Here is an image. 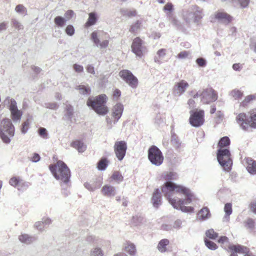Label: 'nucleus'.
I'll list each match as a JSON object with an SVG mask.
<instances>
[{"label": "nucleus", "instance_id": "obj_1", "mask_svg": "<svg viewBox=\"0 0 256 256\" xmlns=\"http://www.w3.org/2000/svg\"><path fill=\"white\" fill-rule=\"evenodd\" d=\"M162 176L166 182L162 187V192L174 208L182 212H192V207L185 206L190 204L193 200L194 196L191 190L186 186L178 185L172 182L178 179V174L170 172L164 174Z\"/></svg>", "mask_w": 256, "mask_h": 256}, {"label": "nucleus", "instance_id": "obj_2", "mask_svg": "<svg viewBox=\"0 0 256 256\" xmlns=\"http://www.w3.org/2000/svg\"><path fill=\"white\" fill-rule=\"evenodd\" d=\"M49 168L54 177L61 181L62 193L65 196H68L70 194L68 190V188L70 186L69 184L70 177V169L66 164L61 160L58 161L54 165H50Z\"/></svg>", "mask_w": 256, "mask_h": 256}, {"label": "nucleus", "instance_id": "obj_3", "mask_svg": "<svg viewBox=\"0 0 256 256\" xmlns=\"http://www.w3.org/2000/svg\"><path fill=\"white\" fill-rule=\"evenodd\" d=\"M107 100V96L102 94L94 98H89L86 104L98 114L104 116L108 112V108L106 106Z\"/></svg>", "mask_w": 256, "mask_h": 256}, {"label": "nucleus", "instance_id": "obj_4", "mask_svg": "<svg viewBox=\"0 0 256 256\" xmlns=\"http://www.w3.org/2000/svg\"><path fill=\"white\" fill-rule=\"evenodd\" d=\"M15 134V128L8 118H0V138L3 142L9 144Z\"/></svg>", "mask_w": 256, "mask_h": 256}, {"label": "nucleus", "instance_id": "obj_5", "mask_svg": "<svg viewBox=\"0 0 256 256\" xmlns=\"http://www.w3.org/2000/svg\"><path fill=\"white\" fill-rule=\"evenodd\" d=\"M190 95L194 98H200V102L203 104H208L215 102L218 98L217 93L211 88L199 90L196 92L192 91Z\"/></svg>", "mask_w": 256, "mask_h": 256}, {"label": "nucleus", "instance_id": "obj_6", "mask_svg": "<svg viewBox=\"0 0 256 256\" xmlns=\"http://www.w3.org/2000/svg\"><path fill=\"white\" fill-rule=\"evenodd\" d=\"M183 17L187 24L193 22L198 24L203 17L202 9L196 5H192L184 12Z\"/></svg>", "mask_w": 256, "mask_h": 256}, {"label": "nucleus", "instance_id": "obj_7", "mask_svg": "<svg viewBox=\"0 0 256 256\" xmlns=\"http://www.w3.org/2000/svg\"><path fill=\"white\" fill-rule=\"evenodd\" d=\"M236 120L244 130H247L249 127L256 128V110L250 112L249 118L244 113L239 114Z\"/></svg>", "mask_w": 256, "mask_h": 256}, {"label": "nucleus", "instance_id": "obj_8", "mask_svg": "<svg viewBox=\"0 0 256 256\" xmlns=\"http://www.w3.org/2000/svg\"><path fill=\"white\" fill-rule=\"evenodd\" d=\"M217 159L223 168L226 171L230 170L232 164L230 150L226 148H220L217 152Z\"/></svg>", "mask_w": 256, "mask_h": 256}, {"label": "nucleus", "instance_id": "obj_9", "mask_svg": "<svg viewBox=\"0 0 256 256\" xmlns=\"http://www.w3.org/2000/svg\"><path fill=\"white\" fill-rule=\"evenodd\" d=\"M148 158L150 162L156 166H160L164 159L161 150L155 146H152L149 148Z\"/></svg>", "mask_w": 256, "mask_h": 256}, {"label": "nucleus", "instance_id": "obj_10", "mask_svg": "<svg viewBox=\"0 0 256 256\" xmlns=\"http://www.w3.org/2000/svg\"><path fill=\"white\" fill-rule=\"evenodd\" d=\"M124 111V106L120 103L115 104L112 109V118L108 116L106 118V122L108 125L112 128V124H116L121 118Z\"/></svg>", "mask_w": 256, "mask_h": 256}, {"label": "nucleus", "instance_id": "obj_11", "mask_svg": "<svg viewBox=\"0 0 256 256\" xmlns=\"http://www.w3.org/2000/svg\"><path fill=\"white\" fill-rule=\"evenodd\" d=\"M210 22H217L224 25H228L233 20V17L222 10L216 12L210 17Z\"/></svg>", "mask_w": 256, "mask_h": 256}, {"label": "nucleus", "instance_id": "obj_12", "mask_svg": "<svg viewBox=\"0 0 256 256\" xmlns=\"http://www.w3.org/2000/svg\"><path fill=\"white\" fill-rule=\"evenodd\" d=\"M190 123L194 127H199L203 124L204 122V111L203 110L190 112Z\"/></svg>", "mask_w": 256, "mask_h": 256}, {"label": "nucleus", "instance_id": "obj_13", "mask_svg": "<svg viewBox=\"0 0 256 256\" xmlns=\"http://www.w3.org/2000/svg\"><path fill=\"white\" fill-rule=\"evenodd\" d=\"M120 78L127 83L130 86L133 88L137 87L138 84V78L128 70H124L119 73Z\"/></svg>", "mask_w": 256, "mask_h": 256}, {"label": "nucleus", "instance_id": "obj_14", "mask_svg": "<svg viewBox=\"0 0 256 256\" xmlns=\"http://www.w3.org/2000/svg\"><path fill=\"white\" fill-rule=\"evenodd\" d=\"M127 150L126 142L124 140L116 141L114 146V150L116 157L121 161L126 156Z\"/></svg>", "mask_w": 256, "mask_h": 256}, {"label": "nucleus", "instance_id": "obj_15", "mask_svg": "<svg viewBox=\"0 0 256 256\" xmlns=\"http://www.w3.org/2000/svg\"><path fill=\"white\" fill-rule=\"evenodd\" d=\"M132 50V52L140 58L146 52V48L143 45L142 40L139 38H136L134 40Z\"/></svg>", "mask_w": 256, "mask_h": 256}, {"label": "nucleus", "instance_id": "obj_16", "mask_svg": "<svg viewBox=\"0 0 256 256\" xmlns=\"http://www.w3.org/2000/svg\"><path fill=\"white\" fill-rule=\"evenodd\" d=\"M189 86L188 82L185 80H180L175 84L174 87V92L176 96H180L184 94Z\"/></svg>", "mask_w": 256, "mask_h": 256}, {"label": "nucleus", "instance_id": "obj_17", "mask_svg": "<svg viewBox=\"0 0 256 256\" xmlns=\"http://www.w3.org/2000/svg\"><path fill=\"white\" fill-rule=\"evenodd\" d=\"M228 248L232 252L230 256H238V253L244 254V253L249 252V249L248 248L240 244L230 245Z\"/></svg>", "mask_w": 256, "mask_h": 256}, {"label": "nucleus", "instance_id": "obj_18", "mask_svg": "<svg viewBox=\"0 0 256 256\" xmlns=\"http://www.w3.org/2000/svg\"><path fill=\"white\" fill-rule=\"evenodd\" d=\"M91 39L96 46L100 48H105L108 47V45L109 42L108 40H104L102 42H100L96 32H94L92 33Z\"/></svg>", "mask_w": 256, "mask_h": 256}, {"label": "nucleus", "instance_id": "obj_19", "mask_svg": "<svg viewBox=\"0 0 256 256\" xmlns=\"http://www.w3.org/2000/svg\"><path fill=\"white\" fill-rule=\"evenodd\" d=\"M101 192L105 196L114 197L116 194V188L112 186L105 184L102 188Z\"/></svg>", "mask_w": 256, "mask_h": 256}, {"label": "nucleus", "instance_id": "obj_20", "mask_svg": "<svg viewBox=\"0 0 256 256\" xmlns=\"http://www.w3.org/2000/svg\"><path fill=\"white\" fill-rule=\"evenodd\" d=\"M246 170L251 174H256V161L250 158H246Z\"/></svg>", "mask_w": 256, "mask_h": 256}, {"label": "nucleus", "instance_id": "obj_21", "mask_svg": "<svg viewBox=\"0 0 256 256\" xmlns=\"http://www.w3.org/2000/svg\"><path fill=\"white\" fill-rule=\"evenodd\" d=\"M152 202L153 206L156 208L161 204V194L158 189H156L154 192Z\"/></svg>", "mask_w": 256, "mask_h": 256}, {"label": "nucleus", "instance_id": "obj_22", "mask_svg": "<svg viewBox=\"0 0 256 256\" xmlns=\"http://www.w3.org/2000/svg\"><path fill=\"white\" fill-rule=\"evenodd\" d=\"M170 244V241L168 240L166 238H164L161 240L158 246H157V249L158 250L164 253L168 251V246Z\"/></svg>", "mask_w": 256, "mask_h": 256}, {"label": "nucleus", "instance_id": "obj_23", "mask_svg": "<svg viewBox=\"0 0 256 256\" xmlns=\"http://www.w3.org/2000/svg\"><path fill=\"white\" fill-rule=\"evenodd\" d=\"M101 183L98 180L86 182L84 184V187L88 190L93 192L100 187Z\"/></svg>", "mask_w": 256, "mask_h": 256}, {"label": "nucleus", "instance_id": "obj_24", "mask_svg": "<svg viewBox=\"0 0 256 256\" xmlns=\"http://www.w3.org/2000/svg\"><path fill=\"white\" fill-rule=\"evenodd\" d=\"M18 239L21 242L26 244H30L36 240L34 237L30 236L27 234H22L20 235Z\"/></svg>", "mask_w": 256, "mask_h": 256}, {"label": "nucleus", "instance_id": "obj_25", "mask_svg": "<svg viewBox=\"0 0 256 256\" xmlns=\"http://www.w3.org/2000/svg\"><path fill=\"white\" fill-rule=\"evenodd\" d=\"M71 146L78 150L79 152H83L86 148V145L80 140L73 142L71 144Z\"/></svg>", "mask_w": 256, "mask_h": 256}, {"label": "nucleus", "instance_id": "obj_26", "mask_svg": "<svg viewBox=\"0 0 256 256\" xmlns=\"http://www.w3.org/2000/svg\"><path fill=\"white\" fill-rule=\"evenodd\" d=\"M11 118L14 122H20L22 115V112L18 109L10 111Z\"/></svg>", "mask_w": 256, "mask_h": 256}, {"label": "nucleus", "instance_id": "obj_27", "mask_svg": "<svg viewBox=\"0 0 256 256\" xmlns=\"http://www.w3.org/2000/svg\"><path fill=\"white\" fill-rule=\"evenodd\" d=\"M210 214L209 210L207 208H202L198 214L199 219L202 220H206L210 218Z\"/></svg>", "mask_w": 256, "mask_h": 256}, {"label": "nucleus", "instance_id": "obj_28", "mask_svg": "<svg viewBox=\"0 0 256 256\" xmlns=\"http://www.w3.org/2000/svg\"><path fill=\"white\" fill-rule=\"evenodd\" d=\"M98 20L97 15L96 12H90L88 14V18L86 23V26H90L94 25Z\"/></svg>", "mask_w": 256, "mask_h": 256}, {"label": "nucleus", "instance_id": "obj_29", "mask_svg": "<svg viewBox=\"0 0 256 256\" xmlns=\"http://www.w3.org/2000/svg\"><path fill=\"white\" fill-rule=\"evenodd\" d=\"M124 250L128 252L130 255H134L136 252V246L130 242H126L125 244Z\"/></svg>", "mask_w": 256, "mask_h": 256}, {"label": "nucleus", "instance_id": "obj_30", "mask_svg": "<svg viewBox=\"0 0 256 256\" xmlns=\"http://www.w3.org/2000/svg\"><path fill=\"white\" fill-rule=\"evenodd\" d=\"M108 160L106 158H102L98 162L97 168L99 170H104L108 166Z\"/></svg>", "mask_w": 256, "mask_h": 256}, {"label": "nucleus", "instance_id": "obj_31", "mask_svg": "<svg viewBox=\"0 0 256 256\" xmlns=\"http://www.w3.org/2000/svg\"><path fill=\"white\" fill-rule=\"evenodd\" d=\"M104 255L103 250L98 246H94L90 252V256H104Z\"/></svg>", "mask_w": 256, "mask_h": 256}, {"label": "nucleus", "instance_id": "obj_32", "mask_svg": "<svg viewBox=\"0 0 256 256\" xmlns=\"http://www.w3.org/2000/svg\"><path fill=\"white\" fill-rule=\"evenodd\" d=\"M76 90H79L80 94L88 96L90 94L91 90L88 86L80 85L77 86Z\"/></svg>", "mask_w": 256, "mask_h": 256}, {"label": "nucleus", "instance_id": "obj_33", "mask_svg": "<svg viewBox=\"0 0 256 256\" xmlns=\"http://www.w3.org/2000/svg\"><path fill=\"white\" fill-rule=\"evenodd\" d=\"M121 14L124 16L132 17L134 16L136 14V10H129L125 8H122L120 10Z\"/></svg>", "mask_w": 256, "mask_h": 256}, {"label": "nucleus", "instance_id": "obj_34", "mask_svg": "<svg viewBox=\"0 0 256 256\" xmlns=\"http://www.w3.org/2000/svg\"><path fill=\"white\" fill-rule=\"evenodd\" d=\"M32 116H28L26 120L22 123V127L21 128V132L23 134H26L29 128V126L30 122L32 120Z\"/></svg>", "mask_w": 256, "mask_h": 256}, {"label": "nucleus", "instance_id": "obj_35", "mask_svg": "<svg viewBox=\"0 0 256 256\" xmlns=\"http://www.w3.org/2000/svg\"><path fill=\"white\" fill-rule=\"evenodd\" d=\"M110 178L117 184H120L123 180L124 177L120 172L114 171L112 175Z\"/></svg>", "mask_w": 256, "mask_h": 256}, {"label": "nucleus", "instance_id": "obj_36", "mask_svg": "<svg viewBox=\"0 0 256 256\" xmlns=\"http://www.w3.org/2000/svg\"><path fill=\"white\" fill-rule=\"evenodd\" d=\"M66 22L64 18L60 16H57L54 19V22L58 27L62 28L64 26Z\"/></svg>", "mask_w": 256, "mask_h": 256}, {"label": "nucleus", "instance_id": "obj_37", "mask_svg": "<svg viewBox=\"0 0 256 256\" xmlns=\"http://www.w3.org/2000/svg\"><path fill=\"white\" fill-rule=\"evenodd\" d=\"M142 24L141 20H137L136 22L132 24L130 28L129 31L132 32L135 34L140 30Z\"/></svg>", "mask_w": 256, "mask_h": 256}, {"label": "nucleus", "instance_id": "obj_38", "mask_svg": "<svg viewBox=\"0 0 256 256\" xmlns=\"http://www.w3.org/2000/svg\"><path fill=\"white\" fill-rule=\"evenodd\" d=\"M230 144V140L228 136H224L220 138L218 142L220 148H222L224 147L229 146Z\"/></svg>", "mask_w": 256, "mask_h": 256}, {"label": "nucleus", "instance_id": "obj_39", "mask_svg": "<svg viewBox=\"0 0 256 256\" xmlns=\"http://www.w3.org/2000/svg\"><path fill=\"white\" fill-rule=\"evenodd\" d=\"M230 95L234 100H238L242 97L243 93L239 90L234 89L230 92Z\"/></svg>", "mask_w": 256, "mask_h": 256}, {"label": "nucleus", "instance_id": "obj_40", "mask_svg": "<svg viewBox=\"0 0 256 256\" xmlns=\"http://www.w3.org/2000/svg\"><path fill=\"white\" fill-rule=\"evenodd\" d=\"M171 142L172 144L176 148H180L181 146V142L177 136L175 134L172 135Z\"/></svg>", "mask_w": 256, "mask_h": 256}, {"label": "nucleus", "instance_id": "obj_41", "mask_svg": "<svg viewBox=\"0 0 256 256\" xmlns=\"http://www.w3.org/2000/svg\"><path fill=\"white\" fill-rule=\"evenodd\" d=\"M224 211L226 213L224 218L228 220V216L232 212V205L230 203H227L225 204L224 208Z\"/></svg>", "mask_w": 256, "mask_h": 256}, {"label": "nucleus", "instance_id": "obj_42", "mask_svg": "<svg viewBox=\"0 0 256 256\" xmlns=\"http://www.w3.org/2000/svg\"><path fill=\"white\" fill-rule=\"evenodd\" d=\"M15 10L17 13L22 15H26L27 14L26 8L22 4H18L15 8Z\"/></svg>", "mask_w": 256, "mask_h": 256}, {"label": "nucleus", "instance_id": "obj_43", "mask_svg": "<svg viewBox=\"0 0 256 256\" xmlns=\"http://www.w3.org/2000/svg\"><path fill=\"white\" fill-rule=\"evenodd\" d=\"M86 240L89 244H98L100 242V240L98 237L92 235L87 236Z\"/></svg>", "mask_w": 256, "mask_h": 256}, {"label": "nucleus", "instance_id": "obj_44", "mask_svg": "<svg viewBox=\"0 0 256 256\" xmlns=\"http://www.w3.org/2000/svg\"><path fill=\"white\" fill-rule=\"evenodd\" d=\"M204 243L206 247L210 250H216L218 248V246L214 242L208 240L206 238H204Z\"/></svg>", "mask_w": 256, "mask_h": 256}, {"label": "nucleus", "instance_id": "obj_45", "mask_svg": "<svg viewBox=\"0 0 256 256\" xmlns=\"http://www.w3.org/2000/svg\"><path fill=\"white\" fill-rule=\"evenodd\" d=\"M206 236L212 240H215L218 236V234L213 229L208 230L206 232Z\"/></svg>", "mask_w": 256, "mask_h": 256}, {"label": "nucleus", "instance_id": "obj_46", "mask_svg": "<svg viewBox=\"0 0 256 256\" xmlns=\"http://www.w3.org/2000/svg\"><path fill=\"white\" fill-rule=\"evenodd\" d=\"M66 116H68V119H71L74 112V108L70 104H66Z\"/></svg>", "mask_w": 256, "mask_h": 256}, {"label": "nucleus", "instance_id": "obj_47", "mask_svg": "<svg viewBox=\"0 0 256 256\" xmlns=\"http://www.w3.org/2000/svg\"><path fill=\"white\" fill-rule=\"evenodd\" d=\"M218 242L222 244V246H229L228 238L226 236H220L218 240Z\"/></svg>", "mask_w": 256, "mask_h": 256}, {"label": "nucleus", "instance_id": "obj_48", "mask_svg": "<svg viewBox=\"0 0 256 256\" xmlns=\"http://www.w3.org/2000/svg\"><path fill=\"white\" fill-rule=\"evenodd\" d=\"M143 218L138 216H134L132 219L131 222L134 226H138L142 221Z\"/></svg>", "mask_w": 256, "mask_h": 256}, {"label": "nucleus", "instance_id": "obj_49", "mask_svg": "<svg viewBox=\"0 0 256 256\" xmlns=\"http://www.w3.org/2000/svg\"><path fill=\"white\" fill-rule=\"evenodd\" d=\"M9 184L14 187H18L20 186V184H21V180H18L16 177H12L10 180Z\"/></svg>", "mask_w": 256, "mask_h": 256}, {"label": "nucleus", "instance_id": "obj_50", "mask_svg": "<svg viewBox=\"0 0 256 256\" xmlns=\"http://www.w3.org/2000/svg\"><path fill=\"white\" fill-rule=\"evenodd\" d=\"M8 104H9L8 107H9L10 112L18 109V107H17L16 102L14 99H13V98L10 99L9 102H8Z\"/></svg>", "mask_w": 256, "mask_h": 256}, {"label": "nucleus", "instance_id": "obj_51", "mask_svg": "<svg viewBox=\"0 0 256 256\" xmlns=\"http://www.w3.org/2000/svg\"><path fill=\"white\" fill-rule=\"evenodd\" d=\"M11 23L12 26L18 30H22L24 28L21 23L16 19H12Z\"/></svg>", "mask_w": 256, "mask_h": 256}, {"label": "nucleus", "instance_id": "obj_52", "mask_svg": "<svg viewBox=\"0 0 256 256\" xmlns=\"http://www.w3.org/2000/svg\"><path fill=\"white\" fill-rule=\"evenodd\" d=\"M38 132L39 135L43 138L46 139L48 138V134L46 128H40L38 129Z\"/></svg>", "mask_w": 256, "mask_h": 256}, {"label": "nucleus", "instance_id": "obj_53", "mask_svg": "<svg viewBox=\"0 0 256 256\" xmlns=\"http://www.w3.org/2000/svg\"><path fill=\"white\" fill-rule=\"evenodd\" d=\"M196 62L199 66L202 68H204L206 65V61L203 58H198L196 60Z\"/></svg>", "mask_w": 256, "mask_h": 256}, {"label": "nucleus", "instance_id": "obj_54", "mask_svg": "<svg viewBox=\"0 0 256 256\" xmlns=\"http://www.w3.org/2000/svg\"><path fill=\"white\" fill-rule=\"evenodd\" d=\"M190 54V52L188 51H182L180 52L176 56V58L178 59H185L188 57Z\"/></svg>", "mask_w": 256, "mask_h": 256}, {"label": "nucleus", "instance_id": "obj_55", "mask_svg": "<svg viewBox=\"0 0 256 256\" xmlns=\"http://www.w3.org/2000/svg\"><path fill=\"white\" fill-rule=\"evenodd\" d=\"M44 226L42 221L37 222L34 224L35 228L40 232H42L44 230Z\"/></svg>", "mask_w": 256, "mask_h": 256}, {"label": "nucleus", "instance_id": "obj_56", "mask_svg": "<svg viewBox=\"0 0 256 256\" xmlns=\"http://www.w3.org/2000/svg\"><path fill=\"white\" fill-rule=\"evenodd\" d=\"M74 28L72 25H68L66 28V34L70 36H72L74 34Z\"/></svg>", "mask_w": 256, "mask_h": 256}, {"label": "nucleus", "instance_id": "obj_57", "mask_svg": "<svg viewBox=\"0 0 256 256\" xmlns=\"http://www.w3.org/2000/svg\"><path fill=\"white\" fill-rule=\"evenodd\" d=\"M74 15V12L72 10H67L64 14V18L66 20H70Z\"/></svg>", "mask_w": 256, "mask_h": 256}, {"label": "nucleus", "instance_id": "obj_58", "mask_svg": "<svg viewBox=\"0 0 256 256\" xmlns=\"http://www.w3.org/2000/svg\"><path fill=\"white\" fill-rule=\"evenodd\" d=\"M182 221L181 220H176L173 224V228L175 229H180L182 227Z\"/></svg>", "mask_w": 256, "mask_h": 256}, {"label": "nucleus", "instance_id": "obj_59", "mask_svg": "<svg viewBox=\"0 0 256 256\" xmlns=\"http://www.w3.org/2000/svg\"><path fill=\"white\" fill-rule=\"evenodd\" d=\"M29 186V183L28 182L21 181L20 186L18 187V189L20 190H24L26 189Z\"/></svg>", "mask_w": 256, "mask_h": 256}, {"label": "nucleus", "instance_id": "obj_60", "mask_svg": "<svg viewBox=\"0 0 256 256\" xmlns=\"http://www.w3.org/2000/svg\"><path fill=\"white\" fill-rule=\"evenodd\" d=\"M46 106L48 108L52 110H56L58 108V106L56 102H50L46 104Z\"/></svg>", "mask_w": 256, "mask_h": 256}, {"label": "nucleus", "instance_id": "obj_61", "mask_svg": "<svg viewBox=\"0 0 256 256\" xmlns=\"http://www.w3.org/2000/svg\"><path fill=\"white\" fill-rule=\"evenodd\" d=\"M254 220L252 218H248L246 222V226L252 229V228H254Z\"/></svg>", "mask_w": 256, "mask_h": 256}, {"label": "nucleus", "instance_id": "obj_62", "mask_svg": "<svg viewBox=\"0 0 256 256\" xmlns=\"http://www.w3.org/2000/svg\"><path fill=\"white\" fill-rule=\"evenodd\" d=\"M121 96V92L118 89H116L112 94L113 98L115 100H118Z\"/></svg>", "mask_w": 256, "mask_h": 256}, {"label": "nucleus", "instance_id": "obj_63", "mask_svg": "<svg viewBox=\"0 0 256 256\" xmlns=\"http://www.w3.org/2000/svg\"><path fill=\"white\" fill-rule=\"evenodd\" d=\"M163 10L165 12H172L173 10V5L172 3L168 2L166 4L163 8Z\"/></svg>", "mask_w": 256, "mask_h": 256}, {"label": "nucleus", "instance_id": "obj_64", "mask_svg": "<svg viewBox=\"0 0 256 256\" xmlns=\"http://www.w3.org/2000/svg\"><path fill=\"white\" fill-rule=\"evenodd\" d=\"M73 68L74 70L78 72H80L84 70L83 66L78 64H74L73 66Z\"/></svg>", "mask_w": 256, "mask_h": 256}]
</instances>
